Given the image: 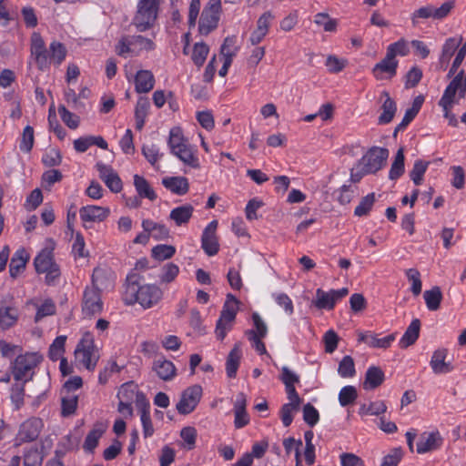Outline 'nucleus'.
<instances>
[{
    "mask_svg": "<svg viewBox=\"0 0 466 466\" xmlns=\"http://www.w3.org/2000/svg\"><path fill=\"white\" fill-rule=\"evenodd\" d=\"M430 162L418 159L414 162L413 168L410 172V177L416 186H420L423 181V176L429 167Z\"/></svg>",
    "mask_w": 466,
    "mask_h": 466,
    "instance_id": "obj_40",
    "label": "nucleus"
},
{
    "mask_svg": "<svg viewBox=\"0 0 466 466\" xmlns=\"http://www.w3.org/2000/svg\"><path fill=\"white\" fill-rule=\"evenodd\" d=\"M455 6L454 0H449L443 3L440 7H435L432 5H427L420 7L411 14V23L414 27L418 26L421 19L433 18L441 20L448 16L451 11Z\"/></svg>",
    "mask_w": 466,
    "mask_h": 466,
    "instance_id": "obj_5",
    "label": "nucleus"
},
{
    "mask_svg": "<svg viewBox=\"0 0 466 466\" xmlns=\"http://www.w3.org/2000/svg\"><path fill=\"white\" fill-rule=\"evenodd\" d=\"M163 186L174 194L183 196L189 190V183L185 177H167L162 179Z\"/></svg>",
    "mask_w": 466,
    "mask_h": 466,
    "instance_id": "obj_24",
    "label": "nucleus"
},
{
    "mask_svg": "<svg viewBox=\"0 0 466 466\" xmlns=\"http://www.w3.org/2000/svg\"><path fill=\"white\" fill-rule=\"evenodd\" d=\"M406 277L411 282L410 290L414 296H418L421 292L422 283L420 280V273L416 268H409L406 270Z\"/></svg>",
    "mask_w": 466,
    "mask_h": 466,
    "instance_id": "obj_52",
    "label": "nucleus"
},
{
    "mask_svg": "<svg viewBox=\"0 0 466 466\" xmlns=\"http://www.w3.org/2000/svg\"><path fill=\"white\" fill-rule=\"evenodd\" d=\"M403 451L400 447L393 448L384 456L380 466H398L403 457Z\"/></svg>",
    "mask_w": 466,
    "mask_h": 466,
    "instance_id": "obj_55",
    "label": "nucleus"
},
{
    "mask_svg": "<svg viewBox=\"0 0 466 466\" xmlns=\"http://www.w3.org/2000/svg\"><path fill=\"white\" fill-rule=\"evenodd\" d=\"M442 441L439 431L423 432L417 442V452L422 454L437 450L441 446Z\"/></svg>",
    "mask_w": 466,
    "mask_h": 466,
    "instance_id": "obj_19",
    "label": "nucleus"
},
{
    "mask_svg": "<svg viewBox=\"0 0 466 466\" xmlns=\"http://www.w3.org/2000/svg\"><path fill=\"white\" fill-rule=\"evenodd\" d=\"M376 198L374 193H370L366 197L362 198L360 204L356 207L354 210V215L357 217L367 216L371 210Z\"/></svg>",
    "mask_w": 466,
    "mask_h": 466,
    "instance_id": "obj_44",
    "label": "nucleus"
},
{
    "mask_svg": "<svg viewBox=\"0 0 466 466\" xmlns=\"http://www.w3.org/2000/svg\"><path fill=\"white\" fill-rule=\"evenodd\" d=\"M176 253V248L171 245H157L151 250L152 257L157 260L171 258Z\"/></svg>",
    "mask_w": 466,
    "mask_h": 466,
    "instance_id": "obj_43",
    "label": "nucleus"
},
{
    "mask_svg": "<svg viewBox=\"0 0 466 466\" xmlns=\"http://www.w3.org/2000/svg\"><path fill=\"white\" fill-rule=\"evenodd\" d=\"M104 430L102 428H94L88 432L84 442V449L89 452H93L98 444L99 439L102 437Z\"/></svg>",
    "mask_w": 466,
    "mask_h": 466,
    "instance_id": "obj_49",
    "label": "nucleus"
},
{
    "mask_svg": "<svg viewBox=\"0 0 466 466\" xmlns=\"http://www.w3.org/2000/svg\"><path fill=\"white\" fill-rule=\"evenodd\" d=\"M137 406L140 410V419L143 426V434L145 438H148L154 433V427L150 417V404L147 400L145 395L141 392L137 394Z\"/></svg>",
    "mask_w": 466,
    "mask_h": 466,
    "instance_id": "obj_15",
    "label": "nucleus"
},
{
    "mask_svg": "<svg viewBox=\"0 0 466 466\" xmlns=\"http://www.w3.org/2000/svg\"><path fill=\"white\" fill-rule=\"evenodd\" d=\"M420 321L419 319H414L400 339V347L401 349H407L408 347L413 345L420 336Z\"/></svg>",
    "mask_w": 466,
    "mask_h": 466,
    "instance_id": "obj_28",
    "label": "nucleus"
},
{
    "mask_svg": "<svg viewBox=\"0 0 466 466\" xmlns=\"http://www.w3.org/2000/svg\"><path fill=\"white\" fill-rule=\"evenodd\" d=\"M75 356L86 369L95 370L99 356L96 353L94 340L89 335H86L79 341L75 350Z\"/></svg>",
    "mask_w": 466,
    "mask_h": 466,
    "instance_id": "obj_7",
    "label": "nucleus"
},
{
    "mask_svg": "<svg viewBox=\"0 0 466 466\" xmlns=\"http://www.w3.org/2000/svg\"><path fill=\"white\" fill-rule=\"evenodd\" d=\"M42 191L39 188H35L27 197L25 207L27 210H34L42 203Z\"/></svg>",
    "mask_w": 466,
    "mask_h": 466,
    "instance_id": "obj_63",
    "label": "nucleus"
},
{
    "mask_svg": "<svg viewBox=\"0 0 466 466\" xmlns=\"http://www.w3.org/2000/svg\"><path fill=\"white\" fill-rule=\"evenodd\" d=\"M339 458L341 466H364L363 460L354 453L344 452Z\"/></svg>",
    "mask_w": 466,
    "mask_h": 466,
    "instance_id": "obj_64",
    "label": "nucleus"
},
{
    "mask_svg": "<svg viewBox=\"0 0 466 466\" xmlns=\"http://www.w3.org/2000/svg\"><path fill=\"white\" fill-rule=\"evenodd\" d=\"M238 308L237 306L224 303L223 309L220 312V317L216 325V336L219 340H223L227 332L231 329L232 323L236 319Z\"/></svg>",
    "mask_w": 466,
    "mask_h": 466,
    "instance_id": "obj_12",
    "label": "nucleus"
},
{
    "mask_svg": "<svg viewBox=\"0 0 466 466\" xmlns=\"http://www.w3.org/2000/svg\"><path fill=\"white\" fill-rule=\"evenodd\" d=\"M299 406L293 403H286L280 409V418L285 427H289L293 421V412L298 411Z\"/></svg>",
    "mask_w": 466,
    "mask_h": 466,
    "instance_id": "obj_57",
    "label": "nucleus"
},
{
    "mask_svg": "<svg viewBox=\"0 0 466 466\" xmlns=\"http://www.w3.org/2000/svg\"><path fill=\"white\" fill-rule=\"evenodd\" d=\"M107 208L99 206H86L79 209L80 218L84 223L86 222H101L109 215Z\"/></svg>",
    "mask_w": 466,
    "mask_h": 466,
    "instance_id": "obj_21",
    "label": "nucleus"
},
{
    "mask_svg": "<svg viewBox=\"0 0 466 466\" xmlns=\"http://www.w3.org/2000/svg\"><path fill=\"white\" fill-rule=\"evenodd\" d=\"M29 256L24 248H20L13 255L9 264V274L15 279L25 268Z\"/></svg>",
    "mask_w": 466,
    "mask_h": 466,
    "instance_id": "obj_27",
    "label": "nucleus"
},
{
    "mask_svg": "<svg viewBox=\"0 0 466 466\" xmlns=\"http://www.w3.org/2000/svg\"><path fill=\"white\" fill-rule=\"evenodd\" d=\"M194 208L190 204H186L173 208L170 211L169 218L175 222L177 226L187 224L192 218Z\"/></svg>",
    "mask_w": 466,
    "mask_h": 466,
    "instance_id": "obj_32",
    "label": "nucleus"
},
{
    "mask_svg": "<svg viewBox=\"0 0 466 466\" xmlns=\"http://www.w3.org/2000/svg\"><path fill=\"white\" fill-rule=\"evenodd\" d=\"M177 157L185 165L193 168H199V161L192 147L189 144L184 145L172 153Z\"/></svg>",
    "mask_w": 466,
    "mask_h": 466,
    "instance_id": "obj_33",
    "label": "nucleus"
},
{
    "mask_svg": "<svg viewBox=\"0 0 466 466\" xmlns=\"http://www.w3.org/2000/svg\"><path fill=\"white\" fill-rule=\"evenodd\" d=\"M458 93L451 91L448 88H445L442 96L439 101V106L443 110V116L449 121V125L452 127L458 126V120L456 116L451 113V109L455 104L459 103V97L456 98V95Z\"/></svg>",
    "mask_w": 466,
    "mask_h": 466,
    "instance_id": "obj_16",
    "label": "nucleus"
},
{
    "mask_svg": "<svg viewBox=\"0 0 466 466\" xmlns=\"http://www.w3.org/2000/svg\"><path fill=\"white\" fill-rule=\"evenodd\" d=\"M34 128L31 126H26L23 130L19 145L20 150L25 153L30 152L34 146Z\"/></svg>",
    "mask_w": 466,
    "mask_h": 466,
    "instance_id": "obj_51",
    "label": "nucleus"
},
{
    "mask_svg": "<svg viewBox=\"0 0 466 466\" xmlns=\"http://www.w3.org/2000/svg\"><path fill=\"white\" fill-rule=\"evenodd\" d=\"M160 0H139L137 10L133 17L134 25L138 32L152 28L157 19Z\"/></svg>",
    "mask_w": 466,
    "mask_h": 466,
    "instance_id": "obj_3",
    "label": "nucleus"
},
{
    "mask_svg": "<svg viewBox=\"0 0 466 466\" xmlns=\"http://www.w3.org/2000/svg\"><path fill=\"white\" fill-rule=\"evenodd\" d=\"M218 221H211L203 230L201 248L208 256H215L219 250V244L216 234Z\"/></svg>",
    "mask_w": 466,
    "mask_h": 466,
    "instance_id": "obj_14",
    "label": "nucleus"
},
{
    "mask_svg": "<svg viewBox=\"0 0 466 466\" xmlns=\"http://www.w3.org/2000/svg\"><path fill=\"white\" fill-rule=\"evenodd\" d=\"M347 64L348 61L346 59H340L334 55H329L326 60V66L330 73H339L342 71Z\"/></svg>",
    "mask_w": 466,
    "mask_h": 466,
    "instance_id": "obj_60",
    "label": "nucleus"
},
{
    "mask_svg": "<svg viewBox=\"0 0 466 466\" xmlns=\"http://www.w3.org/2000/svg\"><path fill=\"white\" fill-rule=\"evenodd\" d=\"M220 9V0L208 1V5L202 11L198 22V31L201 35H208L211 31L217 28L219 21Z\"/></svg>",
    "mask_w": 466,
    "mask_h": 466,
    "instance_id": "obj_6",
    "label": "nucleus"
},
{
    "mask_svg": "<svg viewBox=\"0 0 466 466\" xmlns=\"http://www.w3.org/2000/svg\"><path fill=\"white\" fill-rule=\"evenodd\" d=\"M141 277L131 273L127 278L125 300L127 304L139 303L148 309L157 304L162 298V290L156 285H140Z\"/></svg>",
    "mask_w": 466,
    "mask_h": 466,
    "instance_id": "obj_2",
    "label": "nucleus"
},
{
    "mask_svg": "<svg viewBox=\"0 0 466 466\" xmlns=\"http://www.w3.org/2000/svg\"><path fill=\"white\" fill-rule=\"evenodd\" d=\"M42 162L46 167H48L59 166L62 162V156L60 151L56 148H50L44 154Z\"/></svg>",
    "mask_w": 466,
    "mask_h": 466,
    "instance_id": "obj_54",
    "label": "nucleus"
},
{
    "mask_svg": "<svg viewBox=\"0 0 466 466\" xmlns=\"http://www.w3.org/2000/svg\"><path fill=\"white\" fill-rule=\"evenodd\" d=\"M348 294V288L330 289L329 292L318 289L316 290V299L312 301V304L319 309H332L335 307L336 301L346 297Z\"/></svg>",
    "mask_w": 466,
    "mask_h": 466,
    "instance_id": "obj_11",
    "label": "nucleus"
},
{
    "mask_svg": "<svg viewBox=\"0 0 466 466\" xmlns=\"http://www.w3.org/2000/svg\"><path fill=\"white\" fill-rule=\"evenodd\" d=\"M209 48L205 43H196L194 45L191 58L197 66L200 67L203 66Z\"/></svg>",
    "mask_w": 466,
    "mask_h": 466,
    "instance_id": "obj_47",
    "label": "nucleus"
},
{
    "mask_svg": "<svg viewBox=\"0 0 466 466\" xmlns=\"http://www.w3.org/2000/svg\"><path fill=\"white\" fill-rule=\"evenodd\" d=\"M314 23L319 26H323L326 32H334L338 25L337 20L330 18L327 13H318L315 15Z\"/></svg>",
    "mask_w": 466,
    "mask_h": 466,
    "instance_id": "obj_48",
    "label": "nucleus"
},
{
    "mask_svg": "<svg viewBox=\"0 0 466 466\" xmlns=\"http://www.w3.org/2000/svg\"><path fill=\"white\" fill-rule=\"evenodd\" d=\"M358 341L363 342L372 348L388 349L395 340V334H390L384 338L379 339L372 332H359Z\"/></svg>",
    "mask_w": 466,
    "mask_h": 466,
    "instance_id": "obj_23",
    "label": "nucleus"
},
{
    "mask_svg": "<svg viewBox=\"0 0 466 466\" xmlns=\"http://www.w3.org/2000/svg\"><path fill=\"white\" fill-rule=\"evenodd\" d=\"M134 186L140 198H148L151 201L157 199V194L154 189L150 187L149 183L146 178L139 175L134 176Z\"/></svg>",
    "mask_w": 466,
    "mask_h": 466,
    "instance_id": "obj_34",
    "label": "nucleus"
},
{
    "mask_svg": "<svg viewBox=\"0 0 466 466\" xmlns=\"http://www.w3.org/2000/svg\"><path fill=\"white\" fill-rule=\"evenodd\" d=\"M130 43H132L133 46H138L141 50L152 51L156 48V45L151 39L141 35H131Z\"/></svg>",
    "mask_w": 466,
    "mask_h": 466,
    "instance_id": "obj_62",
    "label": "nucleus"
},
{
    "mask_svg": "<svg viewBox=\"0 0 466 466\" xmlns=\"http://www.w3.org/2000/svg\"><path fill=\"white\" fill-rule=\"evenodd\" d=\"M381 97H384L385 100L381 106L382 113L379 116L378 122L380 125H385L392 121L397 111V106L388 91H382Z\"/></svg>",
    "mask_w": 466,
    "mask_h": 466,
    "instance_id": "obj_25",
    "label": "nucleus"
},
{
    "mask_svg": "<svg viewBox=\"0 0 466 466\" xmlns=\"http://www.w3.org/2000/svg\"><path fill=\"white\" fill-rule=\"evenodd\" d=\"M171 153L175 152L177 148L188 144L187 140L184 137L180 127H173L169 132V138L167 142Z\"/></svg>",
    "mask_w": 466,
    "mask_h": 466,
    "instance_id": "obj_41",
    "label": "nucleus"
},
{
    "mask_svg": "<svg viewBox=\"0 0 466 466\" xmlns=\"http://www.w3.org/2000/svg\"><path fill=\"white\" fill-rule=\"evenodd\" d=\"M42 360V356L35 352L18 355L11 366L14 379L24 382L30 380L34 375V369Z\"/></svg>",
    "mask_w": 466,
    "mask_h": 466,
    "instance_id": "obj_4",
    "label": "nucleus"
},
{
    "mask_svg": "<svg viewBox=\"0 0 466 466\" xmlns=\"http://www.w3.org/2000/svg\"><path fill=\"white\" fill-rule=\"evenodd\" d=\"M447 355L448 350L444 348L438 349L433 352L430 365L435 374H445L453 370L452 364L446 361Z\"/></svg>",
    "mask_w": 466,
    "mask_h": 466,
    "instance_id": "obj_20",
    "label": "nucleus"
},
{
    "mask_svg": "<svg viewBox=\"0 0 466 466\" xmlns=\"http://www.w3.org/2000/svg\"><path fill=\"white\" fill-rule=\"evenodd\" d=\"M339 338L333 329H329L323 336V342L325 351L327 353H333L338 348Z\"/></svg>",
    "mask_w": 466,
    "mask_h": 466,
    "instance_id": "obj_58",
    "label": "nucleus"
},
{
    "mask_svg": "<svg viewBox=\"0 0 466 466\" xmlns=\"http://www.w3.org/2000/svg\"><path fill=\"white\" fill-rule=\"evenodd\" d=\"M303 420L310 427H313L318 423L319 420V414L317 409L311 403H307L304 405Z\"/></svg>",
    "mask_w": 466,
    "mask_h": 466,
    "instance_id": "obj_56",
    "label": "nucleus"
},
{
    "mask_svg": "<svg viewBox=\"0 0 466 466\" xmlns=\"http://www.w3.org/2000/svg\"><path fill=\"white\" fill-rule=\"evenodd\" d=\"M422 71L419 67L413 66L405 76V87L411 88L416 86L420 83Z\"/></svg>",
    "mask_w": 466,
    "mask_h": 466,
    "instance_id": "obj_61",
    "label": "nucleus"
},
{
    "mask_svg": "<svg viewBox=\"0 0 466 466\" xmlns=\"http://www.w3.org/2000/svg\"><path fill=\"white\" fill-rule=\"evenodd\" d=\"M242 356L240 343L238 342L234 345L233 349L228 355L226 361V371L229 378H235L239 366L240 359Z\"/></svg>",
    "mask_w": 466,
    "mask_h": 466,
    "instance_id": "obj_31",
    "label": "nucleus"
},
{
    "mask_svg": "<svg viewBox=\"0 0 466 466\" xmlns=\"http://www.w3.org/2000/svg\"><path fill=\"white\" fill-rule=\"evenodd\" d=\"M149 106L150 103L148 98L143 96L138 98L135 108L136 128L137 130L143 128Z\"/></svg>",
    "mask_w": 466,
    "mask_h": 466,
    "instance_id": "obj_35",
    "label": "nucleus"
},
{
    "mask_svg": "<svg viewBox=\"0 0 466 466\" xmlns=\"http://www.w3.org/2000/svg\"><path fill=\"white\" fill-rule=\"evenodd\" d=\"M78 398L76 395L65 396L61 400V415L69 417L73 415L77 408Z\"/></svg>",
    "mask_w": 466,
    "mask_h": 466,
    "instance_id": "obj_45",
    "label": "nucleus"
},
{
    "mask_svg": "<svg viewBox=\"0 0 466 466\" xmlns=\"http://www.w3.org/2000/svg\"><path fill=\"white\" fill-rule=\"evenodd\" d=\"M115 280L114 272L108 268H96L92 274L91 288L99 291L113 288Z\"/></svg>",
    "mask_w": 466,
    "mask_h": 466,
    "instance_id": "obj_18",
    "label": "nucleus"
},
{
    "mask_svg": "<svg viewBox=\"0 0 466 466\" xmlns=\"http://www.w3.org/2000/svg\"><path fill=\"white\" fill-rule=\"evenodd\" d=\"M43 459L42 451L37 448H32L25 454L24 466H41Z\"/></svg>",
    "mask_w": 466,
    "mask_h": 466,
    "instance_id": "obj_53",
    "label": "nucleus"
},
{
    "mask_svg": "<svg viewBox=\"0 0 466 466\" xmlns=\"http://www.w3.org/2000/svg\"><path fill=\"white\" fill-rule=\"evenodd\" d=\"M58 113L62 121L71 129H76L79 126L80 118L71 113L64 105L58 106Z\"/></svg>",
    "mask_w": 466,
    "mask_h": 466,
    "instance_id": "obj_50",
    "label": "nucleus"
},
{
    "mask_svg": "<svg viewBox=\"0 0 466 466\" xmlns=\"http://www.w3.org/2000/svg\"><path fill=\"white\" fill-rule=\"evenodd\" d=\"M155 77L149 70H139L135 77L136 91L137 93H147L154 87Z\"/></svg>",
    "mask_w": 466,
    "mask_h": 466,
    "instance_id": "obj_29",
    "label": "nucleus"
},
{
    "mask_svg": "<svg viewBox=\"0 0 466 466\" xmlns=\"http://www.w3.org/2000/svg\"><path fill=\"white\" fill-rule=\"evenodd\" d=\"M152 370L156 371L159 379L169 381L177 375V369L172 361L160 356L153 362Z\"/></svg>",
    "mask_w": 466,
    "mask_h": 466,
    "instance_id": "obj_22",
    "label": "nucleus"
},
{
    "mask_svg": "<svg viewBox=\"0 0 466 466\" xmlns=\"http://www.w3.org/2000/svg\"><path fill=\"white\" fill-rule=\"evenodd\" d=\"M162 270L163 272L160 276V281L162 283H170L178 275L179 268L174 263H167L163 267Z\"/></svg>",
    "mask_w": 466,
    "mask_h": 466,
    "instance_id": "obj_59",
    "label": "nucleus"
},
{
    "mask_svg": "<svg viewBox=\"0 0 466 466\" xmlns=\"http://www.w3.org/2000/svg\"><path fill=\"white\" fill-rule=\"evenodd\" d=\"M358 397L357 390L353 386L343 387L339 393V401L342 407L351 405Z\"/></svg>",
    "mask_w": 466,
    "mask_h": 466,
    "instance_id": "obj_46",
    "label": "nucleus"
},
{
    "mask_svg": "<svg viewBox=\"0 0 466 466\" xmlns=\"http://www.w3.org/2000/svg\"><path fill=\"white\" fill-rule=\"evenodd\" d=\"M43 427L42 420L38 418H31L20 426L18 439L22 442L33 441L39 436Z\"/></svg>",
    "mask_w": 466,
    "mask_h": 466,
    "instance_id": "obj_17",
    "label": "nucleus"
},
{
    "mask_svg": "<svg viewBox=\"0 0 466 466\" xmlns=\"http://www.w3.org/2000/svg\"><path fill=\"white\" fill-rule=\"evenodd\" d=\"M404 160V148L400 147L396 153V156L390 169L389 178L390 180H396L402 176L405 170Z\"/></svg>",
    "mask_w": 466,
    "mask_h": 466,
    "instance_id": "obj_37",
    "label": "nucleus"
},
{
    "mask_svg": "<svg viewBox=\"0 0 466 466\" xmlns=\"http://www.w3.org/2000/svg\"><path fill=\"white\" fill-rule=\"evenodd\" d=\"M56 264L53 258V248H46L42 249L34 259V266L37 273H44Z\"/></svg>",
    "mask_w": 466,
    "mask_h": 466,
    "instance_id": "obj_30",
    "label": "nucleus"
},
{
    "mask_svg": "<svg viewBox=\"0 0 466 466\" xmlns=\"http://www.w3.org/2000/svg\"><path fill=\"white\" fill-rule=\"evenodd\" d=\"M66 341V335H60L57 336L52 344L49 346L48 349V358L53 360L56 361L60 358H62V355L65 352V344Z\"/></svg>",
    "mask_w": 466,
    "mask_h": 466,
    "instance_id": "obj_39",
    "label": "nucleus"
},
{
    "mask_svg": "<svg viewBox=\"0 0 466 466\" xmlns=\"http://www.w3.org/2000/svg\"><path fill=\"white\" fill-rule=\"evenodd\" d=\"M423 298L425 299L426 306L430 310L435 311L440 309L442 299V293L440 287L435 286L429 290H425Z\"/></svg>",
    "mask_w": 466,
    "mask_h": 466,
    "instance_id": "obj_36",
    "label": "nucleus"
},
{
    "mask_svg": "<svg viewBox=\"0 0 466 466\" xmlns=\"http://www.w3.org/2000/svg\"><path fill=\"white\" fill-rule=\"evenodd\" d=\"M398 65L392 48H387L385 57L373 66L371 73L377 80L391 79L397 74Z\"/></svg>",
    "mask_w": 466,
    "mask_h": 466,
    "instance_id": "obj_9",
    "label": "nucleus"
},
{
    "mask_svg": "<svg viewBox=\"0 0 466 466\" xmlns=\"http://www.w3.org/2000/svg\"><path fill=\"white\" fill-rule=\"evenodd\" d=\"M384 380L383 370L380 367L371 366L366 371L363 388L365 390H374L380 386Z\"/></svg>",
    "mask_w": 466,
    "mask_h": 466,
    "instance_id": "obj_26",
    "label": "nucleus"
},
{
    "mask_svg": "<svg viewBox=\"0 0 466 466\" xmlns=\"http://www.w3.org/2000/svg\"><path fill=\"white\" fill-rule=\"evenodd\" d=\"M389 154L387 148L372 147L360 159V165H363L366 167V171L370 174L376 173L386 165Z\"/></svg>",
    "mask_w": 466,
    "mask_h": 466,
    "instance_id": "obj_8",
    "label": "nucleus"
},
{
    "mask_svg": "<svg viewBox=\"0 0 466 466\" xmlns=\"http://www.w3.org/2000/svg\"><path fill=\"white\" fill-rule=\"evenodd\" d=\"M201 396L202 388L200 385L195 384L187 388L181 393L180 400L177 404V412L181 415L191 413L200 401Z\"/></svg>",
    "mask_w": 466,
    "mask_h": 466,
    "instance_id": "obj_10",
    "label": "nucleus"
},
{
    "mask_svg": "<svg viewBox=\"0 0 466 466\" xmlns=\"http://www.w3.org/2000/svg\"><path fill=\"white\" fill-rule=\"evenodd\" d=\"M67 54L66 46L58 42L53 41L46 48L45 42L38 33H34L31 37V56L35 58L37 68L45 71L53 62L60 66Z\"/></svg>",
    "mask_w": 466,
    "mask_h": 466,
    "instance_id": "obj_1",
    "label": "nucleus"
},
{
    "mask_svg": "<svg viewBox=\"0 0 466 466\" xmlns=\"http://www.w3.org/2000/svg\"><path fill=\"white\" fill-rule=\"evenodd\" d=\"M100 292L98 289L91 287L86 288L82 302V311L86 316L91 317L101 313L103 302Z\"/></svg>",
    "mask_w": 466,
    "mask_h": 466,
    "instance_id": "obj_13",
    "label": "nucleus"
},
{
    "mask_svg": "<svg viewBox=\"0 0 466 466\" xmlns=\"http://www.w3.org/2000/svg\"><path fill=\"white\" fill-rule=\"evenodd\" d=\"M338 373L342 378H351L355 375V363L350 356H344L339 363Z\"/></svg>",
    "mask_w": 466,
    "mask_h": 466,
    "instance_id": "obj_42",
    "label": "nucleus"
},
{
    "mask_svg": "<svg viewBox=\"0 0 466 466\" xmlns=\"http://www.w3.org/2000/svg\"><path fill=\"white\" fill-rule=\"evenodd\" d=\"M446 88L458 93L459 98H464L466 96V72L464 70L458 72Z\"/></svg>",
    "mask_w": 466,
    "mask_h": 466,
    "instance_id": "obj_38",
    "label": "nucleus"
}]
</instances>
